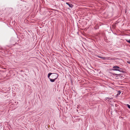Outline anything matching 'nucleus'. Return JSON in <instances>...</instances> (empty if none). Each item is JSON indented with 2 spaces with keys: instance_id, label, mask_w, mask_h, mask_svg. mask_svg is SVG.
<instances>
[{
  "instance_id": "obj_1",
  "label": "nucleus",
  "mask_w": 130,
  "mask_h": 130,
  "mask_svg": "<svg viewBox=\"0 0 130 130\" xmlns=\"http://www.w3.org/2000/svg\"><path fill=\"white\" fill-rule=\"evenodd\" d=\"M112 70L113 71H118L122 73H124V71L122 69L120 68L119 66H115L113 67Z\"/></svg>"
},
{
  "instance_id": "obj_2",
  "label": "nucleus",
  "mask_w": 130,
  "mask_h": 130,
  "mask_svg": "<svg viewBox=\"0 0 130 130\" xmlns=\"http://www.w3.org/2000/svg\"><path fill=\"white\" fill-rule=\"evenodd\" d=\"M58 75L56 73H53L52 74L51 77L52 79H56L58 77Z\"/></svg>"
},
{
  "instance_id": "obj_3",
  "label": "nucleus",
  "mask_w": 130,
  "mask_h": 130,
  "mask_svg": "<svg viewBox=\"0 0 130 130\" xmlns=\"http://www.w3.org/2000/svg\"><path fill=\"white\" fill-rule=\"evenodd\" d=\"M66 4L68 5L71 8H72L73 6V5L71 4H70L68 3H66Z\"/></svg>"
},
{
  "instance_id": "obj_4",
  "label": "nucleus",
  "mask_w": 130,
  "mask_h": 130,
  "mask_svg": "<svg viewBox=\"0 0 130 130\" xmlns=\"http://www.w3.org/2000/svg\"><path fill=\"white\" fill-rule=\"evenodd\" d=\"M50 81L52 82H54L55 81V79H51V78H50Z\"/></svg>"
},
{
  "instance_id": "obj_5",
  "label": "nucleus",
  "mask_w": 130,
  "mask_h": 130,
  "mask_svg": "<svg viewBox=\"0 0 130 130\" xmlns=\"http://www.w3.org/2000/svg\"><path fill=\"white\" fill-rule=\"evenodd\" d=\"M52 73H49L48 75V77L50 79L49 77L52 74Z\"/></svg>"
},
{
  "instance_id": "obj_6",
  "label": "nucleus",
  "mask_w": 130,
  "mask_h": 130,
  "mask_svg": "<svg viewBox=\"0 0 130 130\" xmlns=\"http://www.w3.org/2000/svg\"><path fill=\"white\" fill-rule=\"evenodd\" d=\"M126 41L128 42L129 43H130V39H129V40L126 39Z\"/></svg>"
},
{
  "instance_id": "obj_7",
  "label": "nucleus",
  "mask_w": 130,
  "mask_h": 130,
  "mask_svg": "<svg viewBox=\"0 0 130 130\" xmlns=\"http://www.w3.org/2000/svg\"><path fill=\"white\" fill-rule=\"evenodd\" d=\"M101 58L102 59H103L105 60L106 58L105 57H102V58Z\"/></svg>"
},
{
  "instance_id": "obj_8",
  "label": "nucleus",
  "mask_w": 130,
  "mask_h": 130,
  "mask_svg": "<svg viewBox=\"0 0 130 130\" xmlns=\"http://www.w3.org/2000/svg\"><path fill=\"white\" fill-rule=\"evenodd\" d=\"M127 105L128 108L130 109V105L128 104H127Z\"/></svg>"
},
{
  "instance_id": "obj_9",
  "label": "nucleus",
  "mask_w": 130,
  "mask_h": 130,
  "mask_svg": "<svg viewBox=\"0 0 130 130\" xmlns=\"http://www.w3.org/2000/svg\"><path fill=\"white\" fill-rule=\"evenodd\" d=\"M127 62L129 63V64H130V61H127Z\"/></svg>"
},
{
  "instance_id": "obj_10",
  "label": "nucleus",
  "mask_w": 130,
  "mask_h": 130,
  "mask_svg": "<svg viewBox=\"0 0 130 130\" xmlns=\"http://www.w3.org/2000/svg\"><path fill=\"white\" fill-rule=\"evenodd\" d=\"M114 74L115 75H120V74Z\"/></svg>"
},
{
  "instance_id": "obj_11",
  "label": "nucleus",
  "mask_w": 130,
  "mask_h": 130,
  "mask_svg": "<svg viewBox=\"0 0 130 130\" xmlns=\"http://www.w3.org/2000/svg\"><path fill=\"white\" fill-rule=\"evenodd\" d=\"M98 57H99V58H102V57H101V56H98Z\"/></svg>"
},
{
  "instance_id": "obj_12",
  "label": "nucleus",
  "mask_w": 130,
  "mask_h": 130,
  "mask_svg": "<svg viewBox=\"0 0 130 130\" xmlns=\"http://www.w3.org/2000/svg\"><path fill=\"white\" fill-rule=\"evenodd\" d=\"M120 93H121L120 92V91H119V93H118V94H120Z\"/></svg>"
}]
</instances>
